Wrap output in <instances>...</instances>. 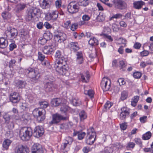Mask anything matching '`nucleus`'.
<instances>
[{
	"instance_id": "1",
	"label": "nucleus",
	"mask_w": 153,
	"mask_h": 153,
	"mask_svg": "<svg viewBox=\"0 0 153 153\" xmlns=\"http://www.w3.org/2000/svg\"><path fill=\"white\" fill-rule=\"evenodd\" d=\"M42 12L38 8L32 7L27 9V10L26 19L29 21H34L37 16L40 15Z\"/></svg>"
},
{
	"instance_id": "2",
	"label": "nucleus",
	"mask_w": 153,
	"mask_h": 153,
	"mask_svg": "<svg viewBox=\"0 0 153 153\" xmlns=\"http://www.w3.org/2000/svg\"><path fill=\"white\" fill-rule=\"evenodd\" d=\"M67 102L66 100L65 99H61L56 98L53 99L51 102L52 105L55 106H58L61 104V107L60 108V111L62 113H66L68 109V107L66 104Z\"/></svg>"
},
{
	"instance_id": "3",
	"label": "nucleus",
	"mask_w": 153,
	"mask_h": 153,
	"mask_svg": "<svg viewBox=\"0 0 153 153\" xmlns=\"http://www.w3.org/2000/svg\"><path fill=\"white\" fill-rule=\"evenodd\" d=\"M32 135V131L30 127H24L19 131V137L23 141L28 140Z\"/></svg>"
},
{
	"instance_id": "4",
	"label": "nucleus",
	"mask_w": 153,
	"mask_h": 153,
	"mask_svg": "<svg viewBox=\"0 0 153 153\" xmlns=\"http://www.w3.org/2000/svg\"><path fill=\"white\" fill-rule=\"evenodd\" d=\"M66 61H65V63H61L57 64L56 63V65H54V67L56 71L59 74L64 75L66 76L68 75L69 74L68 71V65H66Z\"/></svg>"
},
{
	"instance_id": "5",
	"label": "nucleus",
	"mask_w": 153,
	"mask_h": 153,
	"mask_svg": "<svg viewBox=\"0 0 153 153\" xmlns=\"http://www.w3.org/2000/svg\"><path fill=\"white\" fill-rule=\"evenodd\" d=\"M85 142L88 145L93 144L95 141L96 137V132L93 128L87 130Z\"/></svg>"
},
{
	"instance_id": "6",
	"label": "nucleus",
	"mask_w": 153,
	"mask_h": 153,
	"mask_svg": "<svg viewBox=\"0 0 153 153\" xmlns=\"http://www.w3.org/2000/svg\"><path fill=\"white\" fill-rule=\"evenodd\" d=\"M34 117L37 118L39 122L43 121L45 118L46 111L45 109L41 108H36L33 112Z\"/></svg>"
},
{
	"instance_id": "7",
	"label": "nucleus",
	"mask_w": 153,
	"mask_h": 153,
	"mask_svg": "<svg viewBox=\"0 0 153 153\" xmlns=\"http://www.w3.org/2000/svg\"><path fill=\"white\" fill-rule=\"evenodd\" d=\"M25 74L31 78L37 79L40 76L39 71L36 68H28L25 70Z\"/></svg>"
},
{
	"instance_id": "8",
	"label": "nucleus",
	"mask_w": 153,
	"mask_h": 153,
	"mask_svg": "<svg viewBox=\"0 0 153 153\" xmlns=\"http://www.w3.org/2000/svg\"><path fill=\"white\" fill-rule=\"evenodd\" d=\"M54 78L51 77V78L47 81L44 84V88L46 92H52L57 89V86L53 82Z\"/></svg>"
},
{
	"instance_id": "9",
	"label": "nucleus",
	"mask_w": 153,
	"mask_h": 153,
	"mask_svg": "<svg viewBox=\"0 0 153 153\" xmlns=\"http://www.w3.org/2000/svg\"><path fill=\"white\" fill-rule=\"evenodd\" d=\"M55 57L56 59L54 65H56V63H58L57 64L61 63H65V61H67L66 59L63 56L62 52L59 50H57L56 51Z\"/></svg>"
},
{
	"instance_id": "10",
	"label": "nucleus",
	"mask_w": 153,
	"mask_h": 153,
	"mask_svg": "<svg viewBox=\"0 0 153 153\" xmlns=\"http://www.w3.org/2000/svg\"><path fill=\"white\" fill-rule=\"evenodd\" d=\"M67 119V117H63L59 114H56L52 115V119L49 122V124L51 125L56 124L59 122L61 120H66Z\"/></svg>"
},
{
	"instance_id": "11",
	"label": "nucleus",
	"mask_w": 153,
	"mask_h": 153,
	"mask_svg": "<svg viewBox=\"0 0 153 153\" xmlns=\"http://www.w3.org/2000/svg\"><path fill=\"white\" fill-rule=\"evenodd\" d=\"M112 2L115 7L117 9L123 10L127 8L126 3L121 0H113Z\"/></svg>"
},
{
	"instance_id": "12",
	"label": "nucleus",
	"mask_w": 153,
	"mask_h": 153,
	"mask_svg": "<svg viewBox=\"0 0 153 153\" xmlns=\"http://www.w3.org/2000/svg\"><path fill=\"white\" fill-rule=\"evenodd\" d=\"M111 81L107 78H104L102 81L101 86L104 91H108L111 86Z\"/></svg>"
},
{
	"instance_id": "13",
	"label": "nucleus",
	"mask_w": 153,
	"mask_h": 153,
	"mask_svg": "<svg viewBox=\"0 0 153 153\" xmlns=\"http://www.w3.org/2000/svg\"><path fill=\"white\" fill-rule=\"evenodd\" d=\"M20 100V97L19 93L14 92L10 94V100L14 105L19 102Z\"/></svg>"
},
{
	"instance_id": "14",
	"label": "nucleus",
	"mask_w": 153,
	"mask_h": 153,
	"mask_svg": "<svg viewBox=\"0 0 153 153\" xmlns=\"http://www.w3.org/2000/svg\"><path fill=\"white\" fill-rule=\"evenodd\" d=\"M54 38L56 41L59 43H61L63 42L66 40L67 36L65 33L59 32L54 36Z\"/></svg>"
},
{
	"instance_id": "15",
	"label": "nucleus",
	"mask_w": 153,
	"mask_h": 153,
	"mask_svg": "<svg viewBox=\"0 0 153 153\" xmlns=\"http://www.w3.org/2000/svg\"><path fill=\"white\" fill-rule=\"evenodd\" d=\"M73 139L72 137H66V139L64 140L63 143L61 145V149H68Z\"/></svg>"
},
{
	"instance_id": "16",
	"label": "nucleus",
	"mask_w": 153,
	"mask_h": 153,
	"mask_svg": "<svg viewBox=\"0 0 153 153\" xmlns=\"http://www.w3.org/2000/svg\"><path fill=\"white\" fill-rule=\"evenodd\" d=\"M78 6L73 2H71L68 5V12L71 13H74L78 11Z\"/></svg>"
},
{
	"instance_id": "17",
	"label": "nucleus",
	"mask_w": 153,
	"mask_h": 153,
	"mask_svg": "<svg viewBox=\"0 0 153 153\" xmlns=\"http://www.w3.org/2000/svg\"><path fill=\"white\" fill-rule=\"evenodd\" d=\"M15 153H28L29 152V149L22 145L16 146L14 150Z\"/></svg>"
},
{
	"instance_id": "18",
	"label": "nucleus",
	"mask_w": 153,
	"mask_h": 153,
	"mask_svg": "<svg viewBox=\"0 0 153 153\" xmlns=\"http://www.w3.org/2000/svg\"><path fill=\"white\" fill-rule=\"evenodd\" d=\"M55 49V48L52 45L45 46L42 48V51L44 54L48 55L53 53Z\"/></svg>"
},
{
	"instance_id": "19",
	"label": "nucleus",
	"mask_w": 153,
	"mask_h": 153,
	"mask_svg": "<svg viewBox=\"0 0 153 153\" xmlns=\"http://www.w3.org/2000/svg\"><path fill=\"white\" fill-rule=\"evenodd\" d=\"M59 12L56 10H52L49 12L47 14V16H49L48 19L51 20L53 21H56L58 16Z\"/></svg>"
},
{
	"instance_id": "20",
	"label": "nucleus",
	"mask_w": 153,
	"mask_h": 153,
	"mask_svg": "<svg viewBox=\"0 0 153 153\" xmlns=\"http://www.w3.org/2000/svg\"><path fill=\"white\" fill-rule=\"evenodd\" d=\"M44 132V130L42 127L38 126L35 128L33 134L35 137L38 138L42 136Z\"/></svg>"
},
{
	"instance_id": "21",
	"label": "nucleus",
	"mask_w": 153,
	"mask_h": 153,
	"mask_svg": "<svg viewBox=\"0 0 153 153\" xmlns=\"http://www.w3.org/2000/svg\"><path fill=\"white\" fill-rule=\"evenodd\" d=\"M76 55V63L79 64H82L84 61L82 52L81 51L77 52Z\"/></svg>"
},
{
	"instance_id": "22",
	"label": "nucleus",
	"mask_w": 153,
	"mask_h": 153,
	"mask_svg": "<svg viewBox=\"0 0 153 153\" xmlns=\"http://www.w3.org/2000/svg\"><path fill=\"white\" fill-rule=\"evenodd\" d=\"M51 2L49 0H41L40 6L43 9H46L50 7Z\"/></svg>"
},
{
	"instance_id": "23",
	"label": "nucleus",
	"mask_w": 153,
	"mask_h": 153,
	"mask_svg": "<svg viewBox=\"0 0 153 153\" xmlns=\"http://www.w3.org/2000/svg\"><path fill=\"white\" fill-rule=\"evenodd\" d=\"M69 46L71 50L75 51L79 49V45L77 42H71L69 44Z\"/></svg>"
},
{
	"instance_id": "24",
	"label": "nucleus",
	"mask_w": 153,
	"mask_h": 153,
	"mask_svg": "<svg viewBox=\"0 0 153 153\" xmlns=\"http://www.w3.org/2000/svg\"><path fill=\"white\" fill-rule=\"evenodd\" d=\"M82 80L83 82H87L89 79L90 75L88 72L84 73L81 74Z\"/></svg>"
},
{
	"instance_id": "25",
	"label": "nucleus",
	"mask_w": 153,
	"mask_h": 153,
	"mask_svg": "<svg viewBox=\"0 0 153 153\" xmlns=\"http://www.w3.org/2000/svg\"><path fill=\"white\" fill-rule=\"evenodd\" d=\"M77 134H78V139L79 140H81L84 138L86 134L84 132H80L79 131H77L74 130L73 133L74 136H75Z\"/></svg>"
},
{
	"instance_id": "26",
	"label": "nucleus",
	"mask_w": 153,
	"mask_h": 153,
	"mask_svg": "<svg viewBox=\"0 0 153 153\" xmlns=\"http://www.w3.org/2000/svg\"><path fill=\"white\" fill-rule=\"evenodd\" d=\"M11 142L12 141L8 139L5 140L2 144L3 149L4 150H7Z\"/></svg>"
},
{
	"instance_id": "27",
	"label": "nucleus",
	"mask_w": 153,
	"mask_h": 153,
	"mask_svg": "<svg viewBox=\"0 0 153 153\" xmlns=\"http://www.w3.org/2000/svg\"><path fill=\"white\" fill-rule=\"evenodd\" d=\"M134 7L136 9H140L142 6L145 4V3L141 1H138L134 2L133 3Z\"/></svg>"
},
{
	"instance_id": "28",
	"label": "nucleus",
	"mask_w": 153,
	"mask_h": 153,
	"mask_svg": "<svg viewBox=\"0 0 153 153\" xmlns=\"http://www.w3.org/2000/svg\"><path fill=\"white\" fill-rule=\"evenodd\" d=\"M43 149L41 145L38 143H36L33 146L32 148V152H33L36 151Z\"/></svg>"
},
{
	"instance_id": "29",
	"label": "nucleus",
	"mask_w": 153,
	"mask_h": 153,
	"mask_svg": "<svg viewBox=\"0 0 153 153\" xmlns=\"http://www.w3.org/2000/svg\"><path fill=\"white\" fill-rule=\"evenodd\" d=\"M7 41L3 37L0 38V48H4L7 45Z\"/></svg>"
},
{
	"instance_id": "30",
	"label": "nucleus",
	"mask_w": 153,
	"mask_h": 153,
	"mask_svg": "<svg viewBox=\"0 0 153 153\" xmlns=\"http://www.w3.org/2000/svg\"><path fill=\"white\" fill-rule=\"evenodd\" d=\"M88 43L90 45L93 46L98 45V41L95 37H93L90 39L88 41Z\"/></svg>"
},
{
	"instance_id": "31",
	"label": "nucleus",
	"mask_w": 153,
	"mask_h": 153,
	"mask_svg": "<svg viewBox=\"0 0 153 153\" xmlns=\"http://www.w3.org/2000/svg\"><path fill=\"white\" fill-rule=\"evenodd\" d=\"M71 102L75 106H79L82 104L81 101L78 98H73Z\"/></svg>"
},
{
	"instance_id": "32",
	"label": "nucleus",
	"mask_w": 153,
	"mask_h": 153,
	"mask_svg": "<svg viewBox=\"0 0 153 153\" xmlns=\"http://www.w3.org/2000/svg\"><path fill=\"white\" fill-rule=\"evenodd\" d=\"M1 16L4 20H7L10 19L11 15L9 12L6 11L3 12L2 13Z\"/></svg>"
},
{
	"instance_id": "33",
	"label": "nucleus",
	"mask_w": 153,
	"mask_h": 153,
	"mask_svg": "<svg viewBox=\"0 0 153 153\" xmlns=\"http://www.w3.org/2000/svg\"><path fill=\"white\" fill-rule=\"evenodd\" d=\"M9 32L11 34V36L12 38H15L18 35V31L17 29L12 28L9 30Z\"/></svg>"
},
{
	"instance_id": "34",
	"label": "nucleus",
	"mask_w": 153,
	"mask_h": 153,
	"mask_svg": "<svg viewBox=\"0 0 153 153\" xmlns=\"http://www.w3.org/2000/svg\"><path fill=\"white\" fill-rule=\"evenodd\" d=\"M128 96V92L126 91H123L121 92L120 100L122 101H123L127 99Z\"/></svg>"
},
{
	"instance_id": "35",
	"label": "nucleus",
	"mask_w": 153,
	"mask_h": 153,
	"mask_svg": "<svg viewBox=\"0 0 153 153\" xmlns=\"http://www.w3.org/2000/svg\"><path fill=\"white\" fill-rule=\"evenodd\" d=\"M43 37L47 41H48L52 38V34L49 31H46L44 34Z\"/></svg>"
},
{
	"instance_id": "36",
	"label": "nucleus",
	"mask_w": 153,
	"mask_h": 153,
	"mask_svg": "<svg viewBox=\"0 0 153 153\" xmlns=\"http://www.w3.org/2000/svg\"><path fill=\"white\" fill-rule=\"evenodd\" d=\"M26 5L24 3H21L18 4L16 6V11L17 12L19 13L26 7Z\"/></svg>"
},
{
	"instance_id": "37",
	"label": "nucleus",
	"mask_w": 153,
	"mask_h": 153,
	"mask_svg": "<svg viewBox=\"0 0 153 153\" xmlns=\"http://www.w3.org/2000/svg\"><path fill=\"white\" fill-rule=\"evenodd\" d=\"M26 84V83L25 81L22 80L18 81L16 84L17 87L19 88H24Z\"/></svg>"
},
{
	"instance_id": "38",
	"label": "nucleus",
	"mask_w": 153,
	"mask_h": 153,
	"mask_svg": "<svg viewBox=\"0 0 153 153\" xmlns=\"http://www.w3.org/2000/svg\"><path fill=\"white\" fill-rule=\"evenodd\" d=\"M79 116L81 121H83L87 118V114L85 111H82L79 113Z\"/></svg>"
},
{
	"instance_id": "39",
	"label": "nucleus",
	"mask_w": 153,
	"mask_h": 153,
	"mask_svg": "<svg viewBox=\"0 0 153 153\" xmlns=\"http://www.w3.org/2000/svg\"><path fill=\"white\" fill-rule=\"evenodd\" d=\"M84 92L85 94L88 95L91 98L93 97L94 93V91L91 89L88 90H85Z\"/></svg>"
},
{
	"instance_id": "40",
	"label": "nucleus",
	"mask_w": 153,
	"mask_h": 153,
	"mask_svg": "<svg viewBox=\"0 0 153 153\" xmlns=\"http://www.w3.org/2000/svg\"><path fill=\"white\" fill-rule=\"evenodd\" d=\"M122 15L121 13H117L116 14L114 15L111 17H110L109 18V20L110 21L112 20L114 18L116 19L121 18L122 17Z\"/></svg>"
},
{
	"instance_id": "41",
	"label": "nucleus",
	"mask_w": 153,
	"mask_h": 153,
	"mask_svg": "<svg viewBox=\"0 0 153 153\" xmlns=\"http://www.w3.org/2000/svg\"><path fill=\"white\" fill-rule=\"evenodd\" d=\"M152 136V134L150 131H148L144 134L143 137V139L144 140L149 139Z\"/></svg>"
},
{
	"instance_id": "42",
	"label": "nucleus",
	"mask_w": 153,
	"mask_h": 153,
	"mask_svg": "<svg viewBox=\"0 0 153 153\" xmlns=\"http://www.w3.org/2000/svg\"><path fill=\"white\" fill-rule=\"evenodd\" d=\"M78 4L80 6H86L88 4V0H79Z\"/></svg>"
},
{
	"instance_id": "43",
	"label": "nucleus",
	"mask_w": 153,
	"mask_h": 153,
	"mask_svg": "<svg viewBox=\"0 0 153 153\" xmlns=\"http://www.w3.org/2000/svg\"><path fill=\"white\" fill-rule=\"evenodd\" d=\"M71 22L70 20H68L65 22L63 25V26L66 29L69 28L71 26Z\"/></svg>"
},
{
	"instance_id": "44",
	"label": "nucleus",
	"mask_w": 153,
	"mask_h": 153,
	"mask_svg": "<svg viewBox=\"0 0 153 153\" xmlns=\"http://www.w3.org/2000/svg\"><path fill=\"white\" fill-rule=\"evenodd\" d=\"M91 17L90 15L85 14L82 16V19L84 21H88L90 19Z\"/></svg>"
},
{
	"instance_id": "45",
	"label": "nucleus",
	"mask_w": 153,
	"mask_h": 153,
	"mask_svg": "<svg viewBox=\"0 0 153 153\" xmlns=\"http://www.w3.org/2000/svg\"><path fill=\"white\" fill-rule=\"evenodd\" d=\"M105 15L101 13L100 14L99 16L97 17V19L98 21L100 22H102L105 19Z\"/></svg>"
},
{
	"instance_id": "46",
	"label": "nucleus",
	"mask_w": 153,
	"mask_h": 153,
	"mask_svg": "<svg viewBox=\"0 0 153 153\" xmlns=\"http://www.w3.org/2000/svg\"><path fill=\"white\" fill-rule=\"evenodd\" d=\"M39 104L41 108H47L48 105V104L46 101H41L39 102Z\"/></svg>"
},
{
	"instance_id": "47",
	"label": "nucleus",
	"mask_w": 153,
	"mask_h": 153,
	"mask_svg": "<svg viewBox=\"0 0 153 153\" xmlns=\"http://www.w3.org/2000/svg\"><path fill=\"white\" fill-rule=\"evenodd\" d=\"M46 39H45V38L43 37H40L39 40H38V42L39 44L41 45H44L47 42Z\"/></svg>"
},
{
	"instance_id": "48",
	"label": "nucleus",
	"mask_w": 153,
	"mask_h": 153,
	"mask_svg": "<svg viewBox=\"0 0 153 153\" xmlns=\"http://www.w3.org/2000/svg\"><path fill=\"white\" fill-rule=\"evenodd\" d=\"M45 56L40 52H38V59L40 61H42L45 58Z\"/></svg>"
},
{
	"instance_id": "49",
	"label": "nucleus",
	"mask_w": 153,
	"mask_h": 153,
	"mask_svg": "<svg viewBox=\"0 0 153 153\" xmlns=\"http://www.w3.org/2000/svg\"><path fill=\"white\" fill-rule=\"evenodd\" d=\"M34 97L32 94H29L27 97V100L30 103H32L34 100Z\"/></svg>"
},
{
	"instance_id": "50",
	"label": "nucleus",
	"mask_w": 153,
	"mask_h": 153,
	"mask_svg": "<svg viewBox=\"0 0 153 153\" xmlns=\"http://www.w3.org/2000/svg\"><path fill=\"white\" fill-rule=\"evenodd\" d=\"M113 103L109 101H107L104 105V107L106 109H108L113 105Z\"/></svg>"
},
{
	"instance_id": "51",
	"label": "nucleus",
	"mask_w": 153,
	"mask_h": 153,
	"mask_svg": "<svg viewBox=\"0 0 153 153\" xmlns=\"http://www.w3.org/2000/svg\"><path fill=\"white\" fill-rule=\"evenodd\" d=\"M141 73L139 72H136L134 73L133 74L134 77L136 79H139L141 76Z\"/></svg>"
},
{
	"instance_id": "52",
	"label": "nucleus",
	"mask_w": 153,
	"mask_h": 153,
	"mask_svg": "<svg viewBox=\"0 0 153 153\" xmlns=\"http://www.w3.org/2000/svg\"><path fill=\"white\" fill-rule=\"evenodd\" d=\"M10 116L8 114H6L3 116V118L6 123H8L10 120Z\"/></svg>"
},
{
	"instance_id": "53",
	"label": "nucleus",
	"mask_w": 153,
	"mask_h": 153,
	"mask_svg": "<svg viewBox=\"0 0 153 153\" xmlns=\"http://www.w3.org/2000/svg\"><path fill=\"white\" fill-rule=\"evenodd\" d=\"M121 111L127 114H129V109L126 107H123L121 109Z\"/></svg>"
},
{
	"instance_id": "54",
	"label": "nucleus",
	"mask_w": 153,
	"mask_h": 153,
	"mask_svg": "<svg viewBox=\"0 0 153 153\" xmlns=\"http://www.w3.org/2000/svg\"><path fill=\"white\" fill-rule=\"evenodd\" d=\"M128 115L127 114L121 111L119 117L121 120H124L126 118V116Z\"/></svg>"
},
{
	"instance_id": "55",
	"label": "nucleus",
	"mask_w": 153,
	"mask_h": 153,
	"mask_svg": "<svg viewBox=\"0 0 153 153\" xmlns=\"http://www.w3.org/2000/svg\"><path fill=\"white\" fill-rule=\"evenodd\" d=\"M117 82L119 83V85L120 86L124 85L126 83L124 79L122 78H120L118 79Z\"/></svg>"
},
{
	"instance_id": "56",
	"label": "nucleus",
	"mask_w": 153,
	"mask_h": 153,
	"mask_svg": "<svg viewBox=\"0 0 153 153\" xmlns=\"http://www.w3.org/2000/svg\"><path fill=\"white\" fill-rule=\"evenodd\" d=\"M134 141L137 144L140 145V146L142 145V142L140 139L138 138H135L134 139Z\"/></svg>"
},
{
	"instance_id": "57",
	"label": "nucleus",
	"mask_w": 153,
	"mask_h": 153,
	"mask_svg": "<svg viewBox=\"0 0 153 153\" xmlns=\"http://www.w3.org/2000/svg\"><path fill=\"white\" fill-rule=\"evenodd\" d=\"M78 27V25L77 23H74L72 24L71 26V30L74 31L76 30Z\"/></svg>"
},
{
	"instance_id": "58",
	"label": "nucleus",
	"mask_w": 153,
	"mask_h": 153,
	"mask_svg": "<svg viewBox=\"0 0 153 153\" xmlns=\"http://www.w3.org/2000/svg\"><path fill=\"white\" fill-rule=\"evenodd\" d=\"M103 36L108 41L111 42L113 41V39L110 36L106 34H103Z\"/></svg>"
},
{
	"instance_id": "59",
	"label": "nucleus",
	"mask_w": 153,
	"mask_h": 153,
	"mask_svg": "<svg viewBox=\"0 0 153 153\" xmlns=\"http://www.w3.org/2000/svg\"><path fill=\"white\" fill-rule=\"evenodd\" d=\"M91 149L88 147H85L83 148L82 151L85 153H87L91 151Z\"/></svg>"
},
{
	"instance_id": "60",
	"label": "nucleus",
	"mask_w": 153,
	"mask_h": 153,
	"mask_svg": "<svg viewBox=\"0 0 153 153\" xmlns=\"http://www.w3.org/2000/svg\"><path fill=\"white\" fill-rule=\"evenodd\" d=\"M147 120V117L146 116H144L141 117L140 118V122L142 123H144Z\"/></svg>"
},
{
	"instance_id": "61",
	"label": "nucleus",
	"mask_w": 153,
	"mask_h": 153,
	"mask_svg": "<svg viewBox=\"0 0 153 153\" xmlns=\"http://www.w3.org/2000/svg\"><path fill=\"white\" fill-rule=\"evenodd\" d=\"M135 146V144L132 142H130L128 144L126 147L129 148H131L132 149L134 148Z\"/></svg>"
},
{
	"instance_id": "62",
	"label": "nucleus",
	"mask_w": 153,
	"mask_h": 153,
	"mask_svg": "<svg viewBox=\"0 0 153 153\" xmlns=\"http://www.w3.org/2000/svg\"><path fill=\"white\" fill-rule=\"evenodd\" d=\"M143 151L145 152H150L152 153H153V149L151 148H145L143 149Z\"/></svg>"
},
{
	"instance_id": "63",
	"label": "nucleus",
	"mask_w": 153,
	"mask_h": 153,
	"mask_svg": "<svg viewBox=\"0 0 153 153\" xmlns=\"http://www.w3.org/2000/svg\"><path fill=\"white\" fill-rule=\"evenodd\" d=\"M42 65L47 68H50L51 66L48 61L47 60L44 61Z\"/></svg>"
},
{
	"instance_id": "64",
	"label": "nucleus",
	"mask_w": 153,
	"mask_h": 153,
	"mask_svg": "<svg viewBox=\"0 0 153 153\" xmlns=\"http://www.w3.org/2000/svg\"><path fill=\"white\" fill-rule=\"evenodd\" d=\"M149 54V52L147 51H143L140 53V54L142 56H146L148 55Z\"/></svg>"
}]
</instances>
